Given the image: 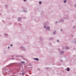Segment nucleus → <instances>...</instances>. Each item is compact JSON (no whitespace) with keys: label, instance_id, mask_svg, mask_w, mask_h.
Wrapping results in <instances>:
<instances>
[{"label":"nucleus","instance_id":"nucleus-7","mask_svg":"<svg viewBox=\"0 0 76 76\" xmlns=\"http://www.w3.org/2000/svg\"><path fill=\"white\" fill-rule=\"evenodd\" d=\"M70 70V68H68V69L67 70V71H69Z\"/></svg>","mask_w":76,"mask_h":76},{"label":"nucleus","instance_id":"nucleus-2","mask_svg":"<svg viewBox=\"0 0 76 76\" xmlns=\"http://www.w3.org/2000/svg\"><path fill=\"white\" fill-rule=\"evenodd\" d=\"M50 27L48 26L46 28V31H48L49 30H50Z\"/></svg>","mask_w":76,"mask_h":76},{"label":"nucleus","instance_id":"nucleus-14","mask_svg":"<svg viewBox=\"0 0 76 76\" xmlns=\"http://www.w3.org/2000/svg\"><path fill=\"white\" fill-rule=\"evenodd\" d=\"M27 0H23V1H26Z\"/></svg>","mask_w":76,"mask_h":76},{"label":"nucleus","instance_id":"nucleus-23","mask_svg":"<svg viewBox=\"0 0 76 76\" xmlns=\"http://www.w3.org/2000/svg\"><path fill=\"white\" fill-rule=\"evenodd\" d=\"M8 48H10V47H8Z\"/></svg>","mask_w":76,"mask_h":76},{"label":"nucleus","instance_id":"nucleus-27","mask_svg":"<svg viewBox=\"0 0 76 76\" xmlns=\"http://www.w3.org/2000/svg\"><path fill=\"white\" fill-rule=\"evenodd\" d=\"M75 43L76 44V42H75Z\"/></svg>","mask_w":76,"mask_h":76},{"label":"nucleus","instance_id":"nucleus-18","mask_svg":"<svg viewBox=\"0 0 76 76\" xmlns=\"http://www.w3.org/2000/svg\"><path fill=\"white\" fill-rule=\"evenodd\" d=\"M61 31H62V29H61Z\"/></svg>","mask_w":76,"mask_h":76},{"label":"nucleus","instance_id":"nucleus-17","mask_svg":"<svg viewBox=\"0 0 76 76\" xmlns=\"http://www.w3.org/2000/svg\"><path fill=\"white\" fill-rule=\"evenodd\" d=\"M58 50L59 51H60V49H58Z\"/></svg>","mask_w":76,"mask_h":76},{"label":"nucleus","instance_id":"nucleus-9","mask_svg":"<svg viewBox=\"0 0 76 76\" xmlns=\"http://www.w3.org/2000/svg\"><path fill=\"white\" fill-rule=\"evenodd\" d=\"M22 75H23H23H25V73H24V72L22 73Z\"/></svg>","mask_w":76,"mask_h":76},{"label":"nucleus","instance_id":"nucleus-28","mask_svg":"<svg viewBox=\"0 0 76 76\" xmlns=\"http://www.w3.org/2000/svg\"><path fill=\"white\" fill-rule=\"evenodd\" d=\"M7 35H8V34H7Z\"/></svg>","mask_w":76,"mask_h":76},{"label":"nucleus","instance_id":"nucleus-16","mask_svg":"<svg viewBox=\"0 0 76 76\" xmlns=\"http://www.w3.org/2000/svg\"><path fill=\"white\" fill-rule=\"evenodd\" d=\"M76 4H75V7H76Z\"/></svg>","mask_w":76,"mask_h":76},{"label":"nucleus","instance_id":"nucleus-8","mask_svg":"<svg viewBox=\"0 0 76 76\" xmlns=\"http://www.w3.org/2000/svg\"><path fill=\"white\" fill-rule=\"evenodd\" d=\"M66 0H64V3H66Z\"/></svg>","mask_w":76,"mask_h":76},{"label":"nucleus","instance_id":"nucleus-25","mask_svg":"<svg viewBox=\"0 0 76 76\" xmlns=\"http://www.w3.org/2000/svg\"><path fill=\"white\" fill-rule=\"evenodd\" d=\"M4 35H6V34H4Z\"/></svg>","mask_w":76,"mask_h":76},{"label":"nucleus","instance_id":"nucleus-22","mask_svg":"<svg viewBox=\"0 0 76 76\" xmlns=\"http://www.w3.org/2000/svg\"><path fill=\"white\" fill-rule=\"evenodd\" d=\"M16 57H19V56H16Z\"/></svg>","mask_w":76,"mask_h":76},{"label":"nucleus","instance_id":"nucleus-1","mask_svg":"<svg viewBox=\"0 0 76 76\" xmlns=\"http://www.w3.org/2000/svg\"><path fill=\"white\" fill-rule=\"evenodd\" d=\"M21 49L23 50V51H24V50H25V49L24 47H21Z\"/></svg>","mask_w":76,"mask_h":76},{"label":"nucleus","instance_id":"nucleus-20","mask_svg":"<svg viewBox=\"0 0 76 76\" xmlns=\"http://www.w3.org/2000/svg\"><path fill=\"white\" fill-rule=\"evenodd\" d=\"M37 70H39V69H37Z\"/></svg>","mask_w":76,"mask_h":76},{"label":"nucleus","instance_id":"nucleus-13","mask_svg":"<svg viewBox=\"0 0 76 76\" xmlns=\"http://www.w3.org/2000/svg\"><path fill=\"white\" fill-rule=\"evenodd\" d=\"M55 33H56V32H53V34H55Z\"/></svg>","mask_w":76,"mask_h":76},{"label":"nucleus","instance_id":"nucleus-4","mask_svg":"<svg viewBox=\"0 0 76 76\" xmlns=\"http://www.w3.org/2000/svg\"><path fill=\"white\" fill-rule=\"evenodd\" d=\"M34 60H36L37 61H38L39 60L37 58H34Z\"/></svg>","mask_w":76,"mask_h":76},{"label":"nucleus","instance_id":"nucleus-24","mask_svg":"<svg viewBox=\"0 0 76 76\" xmlns=\"http://www.w3.org/2000/svg\"><path fill=\"white\" fill-rule=\"evenodd\" d=\"M12 57H13V56H12Z\"/></svg>","mask_w":76,"mask_h":76},{"label":"nucleus","instance_id":"nucleus-15","mask_svg":"<svg viewBox=\"0 0 76 76\" xmlns=\"http://www.w3.org/2000/svg\"><path fill=\"white\" fill-rule=\"evenodd\" d=\"M10 46H11V47H12V46H13V45H10Z\"/></svg>","mask_w":76,"mask_h":76},{"label":"nucleus","instance_id":"nucleus-11","mask_svg":"<svg viewBox=\"0 0 76 76\" xmlns=\"http://www.w3.org/2000/svg\"><path fill=\"white\" fill-rule=\"evenodd\" d=\"M42 3V2L41 1L39 2V4H41Z\"/></svg>","mask_w":76,"mask_h":76},{"label":"nucleus","instance_id":"nucleus-19","mask_svg":"<svg viewBox=\"0 0 76 76\" xmlns=\"http://www.w3.org/2000/svg\"><path fill=\"white\" fill-rule=\"evenodd\" d=\"M57 41H58V42H59V41H58V40H57Z\"/></svg>","mask_w":76,"mask_h":76},{"label":"nucleus","instance_id":"nucleus-6","mask_svg":"<svg viewBox=\"0 0 76 76\" xmlns=\"http://www.w3.org/2000/svg\"><path fill=\"white\" fill-rule=\"evenodd\" d=\"M18 21H19V20H21V18H18Z\"/></svg>","mask_w":76,"mask_h":76},{"label":"nucleus","instance_id":"nucleus-12","mask_svg":"<svg viewBox=\"0 0 76 76\" xmlns=\"http://www.w3.org/2000/svg\"><path fill=\"white\" fill-rule=\"evenodd\" d=\"M44 28H46V26H44Z\"/></svg>","mask_w":76,"mask_h":76},{"label":"nucleus","instance_id":"nucleus-10","mask_svg":"<svg viewBox=\"0 0 76 76\" xmlns=\"http://www.w3.org/2000/svg\"><path fill=\"white\" fill-rule=\"evenodd\" d=\"M25 61H21V63H25Z\"/></svg>","mask_w":76,"mask_h":76},{"label":"nucleus","instance_id":"nucleus-5","mask_svg":"<svg viewBox=\"0 0 76 76\" xmlns=\"http://www.w3.org/2000/svg\"><path fill=\"white\" fill-rule=\"evenodd\" d=\"M65 49H66V50H69V48L68 47H66L65 48Z\"/></svg>","mask_w":76,"mask_h":76},{"label":"nucleus","instance_id":"nucleus-26","mask_svg":"<svg viewBox=\"0 0 76 76\" xmlns=\"http://www.w3.org/2000/svg\"><path fill=\"white\" fill-rule=\"evenodd\" d=\"M26 12H27V11H26Z\"/></svg>","mask_w":76,"mask_h":76},{"label":"nucleus","instance_id":"nucleus-21","mask_svg":"<svg viewBox=\"0 0 76 76\" xmlns=\"http://www.w3.org/2000/svg\"><path fill=\"white\" fill-rule=\"evenodd\" d=\"M57 23V22H56V23Z\"/></svg>","mask_w":76,"mask_h":76},{"label":"nucleus","instance_id":"nucleus-3","mask_svg":"<svg viewBox=\"0 0 76 76\" xmlns=\"http://www.w3.org/2000/svg\"><path fill=\"white\" fill-rule=\"evenodd\" d=\"M60 53L61 54H64V51L62 50L60 52Z\"/></svg>","mask_w":76,"mask_h":76}]
</instances>
